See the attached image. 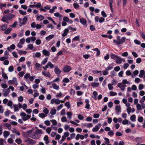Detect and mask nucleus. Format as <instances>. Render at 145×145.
<instances>
[{
	"label": "nucleus",
	"mask_w": 145,
	"mask_h": 145,
	"mask_svg": "<svg viewBox=\"0 0 145 145\" xmlns=\"http://www.w3.org/2000/svg\"><path fill=\"white\" fill-rule=\"evenodd\" d=\"M10 90L9 89V88L6 89L5 92L3 93V95L5 97H7L10 92Z\"/></svg>",
	"instance_id": "nucleus-10"
},
{
	"label": "nucleus",
	"mask_w": 145,
	"mask_h": 145,
	"mask_svg": "<svg viewBox=\"0 0 145 145\" xmlns=\"http://www.w3.org/2000/svg\"><path fill=\"white\" fill-rule=\"evenodd\" d=\"M12 29L10 28H8L4 32L5 34H8L10 33L12 30Z\"/></svg>",
	"instance_id": "nucleus-23"
},
{
	"label": "nucleus",
	"mask_w": 145,
	"mask_h": 145,
	"mask_svg": "<svg viewBox=\"0 0 145 145\" xmlns=\"http://www.w3.org/2000/svg\"><path fill=\"white\" fill-rule=\"evenodd\" d=\"M115 110L116 112L118 114L119 112L121 111V108L120 106H116L115 107Z\"/></svg>",
	"instance_id": "nucleus-13"
},
{
	"label": "nucleus",
	"mask_w": 145,
	"mask_h": 145,
	"mask_svg": "<svg viewBox=\"0 0 145 145\" xmlns=\"http://www.w3.org/2000/svg\"><path fill=\"white\" fill-rule=\"evenodd\" d=\"M110 94L111 96H114L117 95V93L112 91H110Z\"/></svg>",
	"instance_id": "nucleus-44"
},
{
	"label": "nucleus",
	"mask_w": 145,
	"mask_h": 145,
	"mask_svg": "<svg viewBox=\"0 0 145 145\" xmlns=\"http://www.w3.org/2000/svg\"><path fill=\"white\" fill-rule=\"evenodd\" d=\"M48 57H46L44 59V60L42 62L41 64L42 65H44L46 63L47 61V59H48Z\"/></svg>",
	"instance_id": "nucleus-43"
},
{
	"label": "nucleus",
	"mask_w": 145,
	"mask_h": 145,
	"mask_svg": "<svg viewBox=\"0 0 145 145\" xmlns=\"http://www.w3.org/2000/svg\"><path fill=\"white\" fill-rule=\"evenodd\" d=\"M55 16L57 17H61L62 16L58 12H56L54 14Z\"/></svg>",
	"instance_id": "nucleus-55"
},
{
	"label": "nucleus",
	"mask_w": 145,
	"mask_h": 145,
	"mask_svg": "<svg viewBox=\"0 0 145 145\" xmlns=\"http://www.w3.org/2000/svg\"><path fill=\"white\" fill-rule=\"evenodd\" d=\"M33 135H32L30 137L33 139H38L40 137V135L38 136L37 135H36V134H33Z\"/></svg>",
	"instance_id": "nucleus-12"
},
{
	"label": "nucleus",
	"mask_w": 145,
	"mask_h": 145,
	"mask_svg": "<svg viewBox=\"0 0 145 145\" xmlns=\"http://www.w3.org/2000/svg\"><path fill=\"white\" fill-rule=\"evenodd\" d=\"M93 50L97 52V56H99L100 54V51L99 50L98 48H96L93 49Z\"/></svg>",
	"instance_id": "nucleus-21"
},
{
	"label": "nucleus",
	"mask_w": 145,
	"mask_h": 145,
	"mask_svg": "<svg viewBox=\"0 0 145 145\" xmlns=\"http://www.w3.org/2000/svg\"><path fill=\"white\" fill-rule=\"evenodd\" d=\"M56 101L57 99H52L50 103L52 104H53L54 103H56Z\"/></svg>",
	"instance_id": "nucleus-52"
},
{
	"label": "nucleus",
	"mask_w": 145,
	"mask_h": 145,
	"mask_svg": "<svg viewBox=\"0 0 145 145\" xmlns=\"http://www.w3.org/2000/svg\"><path fill=\"white\" fill-rule=\"evenodd\" d=\"M7 18L5 15L2 17L1 20L4 22H6V20H7Z\"/></svg>",
	"instance_id": "nucleus-51"
},
{
	"label": "nucleus",
	"mask_w": 145,
	"mask_h": 145,
	"mask_svg": "<svg viewBox=\"0 0 145 145\" xmlns=\"http://www.w3.org/2000/svg\"><path fill=\"white\" fill-rule=\"evenodd\" d=\"M117 40H114L113 42L116 43L117 45H119L120 44H122L125 41L126 38L125 37H122L121 39V37L120 36H118L117 37Z\"/></svg>",
	"instance_id": "nucleus-1"
},
{
	"label": "nucleus",
	"mask_w": 145,
	"mask_h": 145,
	"mask_svg": "<svg viewBox=\"0 0 145 145\" xmlns=\"http://www.w3.org/2000/svg\"><path fill=\"white\" fill-rule=\"evenodd\" d=\"M42 131L41 129H38L36 130L35 133H34L33 134H42Z\"/></svg>",
	"instance_id": "nucleus-20"
},
{
	"label": "nucleus",
	"mask_w": 145,
	"mask_h": 145,
	"mask_svg": "<svg viewBox=\"0 0 145 145\" xmlns=\"http://www.w3.org/2000/svg\"><path fill=\"white\" fill-rule=\"evenodd\" d=\"M45 124L48 126H49L50 125V122L49 120H46L44 122Z\"/></svg>",
	"instance_id": "nucleus-63"
},
{
	"label": "nucleus",
	"mask_w": 145,
	"mask_h": 145,
	"mask_svg": "<svg viewBox=\"0 0 145 145\" xmlns=\"http://www.w3.org/2000/svg\"><path fill=\"white\" fill-rule=\"evenodd\" d=\"M7 18L8 20H11L12 18L14 17L15 16L14 15L9 13L7 15H6Z\"/></svg>",
	"instance_id": "nucleus-8"
},
{
	"label": "nucleus",
	"mask_w": 145,
	"mask_h": 145,
	"mask_svg": "<svg viewBox=\"0 0 145 145\" xmlns=\"http://www.w3.org/2000/svg\"><path fill=\"white\" fill-rule=\"evenodd\" d=\"M102 16L105 18L107 17V15L104 11H102L101 13Z\"/></svg>",
	"instance_id": "nucleus-59"
},
{
	"label": "nucleus",
	"mask_w": 145,
	"mask_h": 145,
	"mask_svg": "<svg viewBox=\"0 0 145 145\" xmlns=\"http://www.w3.org/2000/svg\"><path fill=\"white\" fill-rule=\"evenodd\" d=\"M108 134L109 135L112 137L114 135V131H110L108 133Z\"/></svg>",
	"instance_id": "nucleus-40"
},
{
	"label": "nucleus",
	"mask_w": 145,
	"mask_h": 145,
	"mask_svg": "<svg viewBox=\"0 0 145 145\" xmlns=\"http://www.w3.org/2000/svg\"><path fill=\"white\" fill-rule=\"evenodd\" d=\"M14 111L15 112L18 111L19 110L17 105H14Z\"/></svg>",
	"instance_id": "nucleus-33"
},
{
	"label": "nucleus",
	"mask_w": 145,
	"mask_h": 145,
	"mask_svg": "<svg viewBox=\"0 0 145 145\" xmlns=\"http://www.w3.org/2000/svg\"><path fill=\"white\" fill-rule=\"evenodd\" d=\"M80 39V36H75L74 38H73L72 39V40L74 41H77L78 40H79Z\"/></svg>",
	"instance_id": "nucleus-31"
},
{
	"label": "nucleus",
	"mask_w": 145,
	"mask_h": 145,
	"mask_svg": "<svg viewBox=\"0 0 145 145\" xmlns=\"http://www.w3.org/2000/svg\"><path fill=\"white\" fill-rule=\"evenodd\" d=\"M101 124L100 123L98 124L95 126V127L93 128L92 131L93 132H95L98 131L99 128L101 127Z\"/></svg>",
	"instance_id": "nucleus-4"
},
{
	"label": "nucleus",
	"mask_w": 145,
	"mask_h": 145,
	"mask_svg": "<svg viewBox=\"0 0 145 145\" xmlns=\"http://www.w3.org/2000/svg\"><path fill=\"white\" fill-rule=\"evenodd\" d=\"M119 59L115 60L116 62L117 63H118V64L121 63H122L121 59L120 58V59Z\"/></svg>",
	"instance_id": "nucleus-41"
},
{
	"label": "nucleus",
	"mask_w": 145,
	"mask_h": 145,
	"mask_svg": "<svg viewBox=\"0 0 145 145\" xmlns=\"http://www.w3.org/2000/svg\"><path fill=\"white\" fill-rule=\"evenodd\" d=\"M2 30L3 31L5 30L7 27V25L6 24H3L0 26Z\"/></svg>",
	"instance_id": "nucleus-17"
},
{
	"label": "nucleus",
	"mask_w": 145,
	"mask_h": 145,
	"mask_svg": "<svg viewBox=\"0 0 145 145\" xmlns=\"http://www.w3.org/2000/svg\"><path fill=\"white\" fill-rule=\"evenodd\" d=\"M39 116L40 117L42 118H44L46 116V115L45 114L43 113H41L39 114Z\"/></svg>",
	"instance_id": "nucleus-32"
},
{
	"label": "nucleus",
	"mask_w": 145,
	"mask_h": 145,
	"mask_svg": "<svg viewBox=\"0 0 145 145\" xmlns=\"http://www.w3.org/2000/svg\"><path fill=\"white\" fill-rule=\"evenodd\" d=\"M142 61L141 59L140 58H138L136 59V63H137L139 64Z\"/></svg>",
	"instance_id": "nucleus-57"
},
{
	"label": "nucleus",
	"mask_w": 145,
	"mask_h": 145,
	"mask_svg": "<svg viewBox=\"0 0 145 145\" xmlns=\"http://www.w3.org/2000/svg\"><path fill=\"white\" fill-rule=\"evenodd\" d=\"M19 11L21 14L23 15H26V12L25 11H24L22 10H20Z\"/></svg>",
	"instance_id": "nucleus-38"
},
{
	"label": "nucleus",
	"mask_w": 145,
	"mask_h": 145,
	"mask_svg": "<svg viewBox=\"0 0 145 145\" xmlns=\"http://www.w3.org/2000/svg\"><path fill=\"white\" fill-rule=\"evenodd\" d=\"M145 74V71L143 70H141L140 72V74L139 75V76L140 78H142L144 75Z\"/></svg>",
	"instance_id": "nucleus-14"
},
{
	"label": "nucleus",
	"mask_w": 145,
	"mask_h": 145,
	"mask_svg": "<svg viewBox=\"0 0 145 145\" xmlns=\"http://www.w3.org/2000/svg\"><path fill=\"white\" fill-rule=\"evenodd\" d=\"M65 105L67 107L68 109L69 108L71 107V105L69 102H66L65 104Z\"/></svg>",
	"instance_id": "nucleus-36"
},
{
	"label": "nucleus",
	"mask_w": 145,
	"mask_h": 145,
	"mask_svg": "<svg viewBox=\"0 0 145 145\" xmlns=\"http://www.w3.org/2000/svg\"><path fill=\"white\" fill-rule=\"evenodd\" d=\"M8 70L9 72H12L14 71V67L12 66H10L8 68Z\"/></svg>",
	"instance_id": "nucleus-37"
},
{
	"label": "nucleus",
	"mask_w": 145,
	"mask_h": 145,
	"mask_svg": "<svg viewBox=\"0 0 145 145\" xmlns=\"http://www.w3.org/2000/svg\"><path fill=\"white\" fill-rule=\"evenodd\" d=\"M54 37V35H50L46 38V40H49Z\"/></svg>",
	"instance_id": "nucleus-22"
},
{
	"label": "nucleus",
	"mask_w": 145,
	"mask_h": 145,
	"mask_svg": "<svg viewBox=\"0 0 145 145\" xmlns=\"http://www.w3.org/2000/svg\"><path fill=\"white\" fill-rule=\"evenodd\" d=\"M137 108L138 110H140L142 108L140 105L139 104H137Z\"/></svg>",
	"instance_id": "nucleus-58"
},
{
	"label": "nucleus",
	"mask_w": 145,
	"mask_h": 145,
	"mask_svg": "<svg viewBox=\"0 0 145 145\" xmlns=\"http://www.w3.org/2000/svg\"><path fill=\"white\" fill-rule=\"evenodd\" d=\"M41 56V54L40 52H36L34 55L33 56L34 57H39Z\"/></svg>",
	"instance_id": "nucleus-29"
},
{
	"label": "nucleus",
	"mask_w": 145,
	"mask_h": 145,
	"mask_svg": "<svg viewBox=\"0 0 145 145\" xmlns=\"http://www.w3.org/2000/svg\"><path fill=\"white\" fill-rule=\"evenodd\" d=\"M90 29L92 31H94L95 30V27L92 25H91L89 27Z\"/></svg>",
	"instance_id": "nucleus-49"
},
{
	"label": "nucleus",
	"mask_w": 145,
	"mask_h": 145,
	"mask_svg": "<svg viewBox=\"0 0 145 145\" xmlns=\"http://www.w3.org/2000/svg\"><path fill=\"white\" fill-rule=\"evenodd\" d=\"M63 20L64 21L66 22H69V19L68 17L67 16H65L63 18Z\"/></svg>",
	"instance_id": "nucleus-47"
},
{
	"label": "nucleus",
	"mask_w": 145,
	"mask_h": 145,
	"mask_svg": "<svg viewBox=\"0 0 145 145\" xmlns=\"http://www.w3.org/2000/svg\"><path fill=\"white\" fill-rule=\"evenodd\" d=\"M71 70V67L68 66H65L63 69V70L64 72H67L70 71Z\"/></svg>",
	"instance_id": "nucleus-3"
},
{
	"label": "nucleus",
	"mask_w": 145,
	"mask_h": 145,
	"mask_svg": "<svg viewBox=\"0 0 145 145\" xmlns=\"http://www.w3.org/2000/svg\"><path fill=\"white\" fill-rule=\"evenodd\" d=\"M140 36L142 37V38L144 39L145 40V34L143 32H142L140 33Z\"/></svg>",
	"instance_id": "nucleus-60"
},
{
	"label": "nucleus",
	"mask_w": 145,
	"mask_h": 145,
	"mask_svg": "<svg viewBox=\"0 0 145 145\" xmlns=\"http://www.w3.org/2000/svg\"><path fill=\"white\" fill-rule=\"evenodd\" d=\"M42 54L45 56H49L50 55V53L46 50H43L42 51Z\"/></svg>",
	"instance_id": "nucleus-7"
},
{
	"label": "nucleus",
	"mask_w": 145,
	"mask_h": 145,
	"mask_svg": "<svg viewBox=\"0 0 145 145\" xmlns=\"http://www.w3.org/2000/svg\"><path fill=\"white\" fill-rule=\"evenodd\" d=\"M144 119L142 117H140L138 118V120L140 122H143Z\"/></svg>",
	"instance_id": "nucleus-42"
},
{
	"label": "nucleus",
	"mask_w": 145,
	"mask_h": 145,
	"mask_svg": "<svg viewBox=\"0 0 145 145\" xmlns=\"http://www.w3.org/2000/svg\"><path fill=\"white\" fill-rule=\"evenodd\" d=\"M57 7L56 6H54L52 7V8L50 9L49 10V12L50 13H52L54 11V10L57 8Z\"/></svg>",
	"instance_id": "nucleus-25"
},
{
	"label": "nucleus",
	"mask_w": 145,
	"mask_h": 145,
	"mask_svg": "<svg viewBox=\"0 0 145 145\" xmlns=\"http://www.w3.org/2000/svg\"><path fill=\"white\" fill-rule=\"evenodd\" d=\"M5 126L7 127L9 130L11 129V125L9 124L8 123H6L5 124Z\"/></svg>",
	"instance_id": "nucleus-28"
},
{
	"label": "nucleus",
	"mask_w": 145,
	"mask_h": 145,
	"mask_svg": "<svg viewBox=\"0 0 145 145\" xmlns=\"http://www.w3.org/2000/svg\"><path fill=\"white\" fill-rule=\"evenodd\" d=\"M51 121L52 122V123L53 124V125H56L57 124V122L56 120H51Z\"/></svg>",
	"instance_id": "nucleus-50"
},
{
	"label": "nucleus",
	"mask_w": 145,
	"mask_h": 145,
	"mask_svg": "<svg viewBox=\"0 0 145 145\" xmlns=\"http://www.w3.org/2000/svg\"><path fill=\"white\" fill-rule=\"evenodd\" d=\"M69 135V133L68 132H66L64 133V135H63V137L65 138H66V137H68Z\"/></svg>",
	"instance_id": "nucleus-56"
},
{
	"label": "nucleus",
	"mask_w": 145,
	"mask_h": 145,
	"mask_svg": "<svg viewBox=\"0 0 145 145\" xmlns=\"http://www.w3.org/2000/svg\"><path fill=\"white\" fill-rule=\"evenodd\" d=\"M27 139L28 140V144H34L36 143V141L33 139H31L29 138H28Z\"/></svg>",
	"instance_id": "nucleus-5"
},
{
	"label": "nucleus",
	"mask_w": 145,
	"mask_h": 145,
	"mask_svg": "<svg viewBox=\"0 0 145 145\" xmlns=\"http://www.w3.org/2000/svg\"><path fill=\"white\" fill-rule=\"evenodd\" d=\"M99 85V83L92 82L91 83V86L93 88H95L98 87Z\"/></svg>",
	"instance_id": "nucleus-19"
},
{
	"label": "nucleus",
	"mask_w": 145,
	"mask_h": 145,
	"mask_svg": "<svg viewBox=\"0 0 145 145\" xmlns=\"http://www.w3.org/2000/svg\"><path fill=\"white\" fill-rule=\"evenodd\" d=\"M42 74L46 77H50V74L48 72L43 71L42 72Z\"/></svg>",
	"instance_id": "nucleus-11"
},
{
	"label": "nucleus",
	"mask_w": 145,
	"mask_h": 145,
	"mask_svg": "<svg viewBox=\"0 0 145 145\" xmlns=\"http://www.w3.org/2000/svg\"><path fill=\"white\" fill-rule=\"evenodd\" d=\"M73 5L75 9H77L79 7V5L78 4L76 3H74Z\"/></svg>",
	"instance_id": "nucleus-45"
},
{
	"label": "nucleus",
	"mask_w": 145,
	"mask_h": 145,
	"mask_svg": "<svg viewBox=\"0 0 145 145\" xmlns=\"http://www.w3.org/2000/svg\"><path fill=\"white\" fill-rule=\"evenodd\" d=\"M47 64L48 66L50 67L51 68H52L54 67V65L52 64L50 61H49Z\"/></svg>",
	"instance_id": "nucleus-35"
},
{
	"label": "nucleus",
	"mask_w": 145,
	"mask_h": 145,
	"mask_svg": "<svg viewBox=\"0 0 145 145\" xmlns=\"http://www.w3.org/2000/svg\"><path fill=\"white\" fill-rule=\"evenodd\" d=\"M63 82L65 83H68L69 82V79L67 78H65L63 80Z\"/></svg>",
	"instance_id": "nucleus-61"
},
{
	"label": "nucleus",
	"mask_w": 145,
	"mask_h": 145,
	"mask_svg": "<svg viewBox=\"0 0 145 145\" xmlns=\"http://www.w3.org/2000/svg\"><path fill=\"white\" fill-rule=\"evenodd\" d=\"M2 76L3 78H4L5 79H8V77L7 76V74L4 73L3 72H2Z\"/></svg>",
	"instance_id": "nucleus-34"
},
{
	"label": "nucleus",
	"mask_w": 145,
	"mask_h": 145,
	"mask_svg": "<svg viewBox=\"0 0 145 145\" xmlns=\"http://www.w3.org/2000/svg\"><path fill=\"white\" fill-rule=\"evenodd\" d=\"M15 142L19 144L22 142V140L20 138H16L15 140Z\"/></svg>",
	"instance_id": "nucleus-27"
},
{
	"label": "nucleus",
	"mask_w": 145,
	"mask_h": 145,
	"mask_svg": "<svg viewBox=\"0 0 145 145\" xmlns=\"http://www.w3.org/2000/svg\"><path fill=\"white\" fill-rule=\"evenodd\" d=\"M56 110L55 109H52L50 112V113L52 115H54L56 114Z\"/></svg>",
	"instance_id": "nucleus-24"
},
{
	"label": "nucleus",
	"mask_w": 145,
	"mask_h": 145,
	"mask_svg": "<svg viewBox=\"0 0 145 145\" xmlns=\"http://www.w3.org/2000/svg\"><path fill=\"white\" fill-rule=\"evenodd\" d=\"M36 16L37 17V18L38 20L41 21L44 19V16L41 15L39 16L37 15Z\"/></svg>",
	"instance_id": "nucleus-15"
},
{
	"label": "nucleus",
	"mask_w": 145,
	"mask_h": 145,
	"mask_svg": "<svg viewBox=\"0 0 145 145\" xmlns=\"http://www.w3.org/2000/svg\"><path fill=\"white\" fill-rule=\"evenodd\" d=\"M110 57L112 59H115L116 58L120 59V57L119 56L113 54H111Z\"/></svg>",
	"instance_id": "nucleus-18"
},
{
	"label": "nucleus",
	"mask_w": 145,
	"mask_h": 145,
	"mask_svg": "<svg viewBox=\"0 0 145 145\" xmlns=\"http://www.w3.org/2000/svg\"><path fill=\"white\" fill-rule=\"evenodd\" d=\"M112 85L111 84H108V89L110 90H112L113 88V87Z\"/></svg>",
	"instance_id": "nucleus-54"
},
{
	"label": "nucleus",
	"mask_w": 145,
	"mask_h": 145,
	"mask_svg": "<svg viewBox=\"0 0 145 145\" xmlns=\"http://www.w3.org/2000/svg\"><path fill=\"white\" fill-rule=\"evenodd\" d=\"M10 135V132L6 131H5L3 132V136L5 138H6Z\"/></svg>",
	"instance_id": "nucleus-16"
},
{
	"label": "nucleus",
	"mask_w": 145,
	"mask_h": 145,
	"mask_svg": "<svg viewBox=\"0 0 145 145\" xmlns=\"http://www.w3.org/2000/svg\"><path fill=\"white\" fill-rule=\"evenodd\" d=\"M80 23L83 25H85L87 23V21L85 19L80 18Z\"/></svg>",
	"instance_id": "nucleus-9"
},
{
	"label": "nucleus",
	"mask_w": 145,
	"mask_h": 145,
	"mask_svg": "<svg viewBox=\"0 0 145 145\" xmlns=\"http://www.w3.org/2000/svg\"><path fill=\"white\" fill-rule=\"evenodd\" d=\"M30 76V75L29 73H27L24 75V77L25 78L27 79L29 78Z\"/></svg>",
	"instance_id": "nucleus-46"
},
{
	"label": "nucleus",
	"mask_w": 145,
	"mask_h": 145,
	"mask_svg": "<svg viewBox=\"0 0 145 145\" xmlns=\"http://www.w3.org/2000/svg\"><path fill=\"white\" fill-rule=\"evenodd\" d=\"M85 126H87L88 127L90 128L93 126V125L92 123H88L87 125L86 124H85L83 125Z\"/></svg>",
	"instance_id": "nucleus-30"
},
{
	"label": "nucleus",
	"mask_w": 145,
	"mask_h": 145,
	"mask_svg": "<svg viewBox=\"0 0 145 145\" xmlns=\"http://www.w3.org/2000/svg\"><path fill=\"white\" fill-rule=\"evenodd\" d=\"M54 71L55 73L57 74H59L61 73V71L57 67H55L54 69Z\"/></svg>",
	"instance_id": "nucleus-6"
},
{
	"label": "nucleus",
	"mask_w": 145,
	"mask_h": 145,
	"mask_svg": "<svg viewBox=\"0 0 145 145\" xmlns=\"http://www.w3.org/2000/svg\"><path fill=\"white\" fill-rule=\"evenodd\" d=\"M19 52V54L21 55L23 54H26L27 53V52L23 50H18Z\"/></svg>",
	"instance_id": "nucleus-53"
},
{
	"label": "nucleus",
	"mask_w": 145,
	"mask_h": 145,
	"mask_svg": "<svg viewBox=\"0 0 145 145\" xmlns=\"http://www.w3.org/2000/svg\"><path fill=\"white\" fill-rule=\"evenodd\" d=\"M44 108L45 109L43 110V112L46 114H47L49 112V110L46 108L45 107Z\"/></svg>",
	"instance_id": "nucleus-64"
},
{
	"label": "nucleus",
	"mask_w": 145,
	"mask_h": 145,
	"mask_svg": "<svg viewBox=\"0 0 145 145\" xmlns=\"http://www.w3.org/2000/svg\"><path fill=\"white\" fill-rule=\"evenodd\" d=\"M25 42V39L24 38H22L20 40L19 43L21 44H23Z\"/></svg>",
	"instance_id": "nucleus-48"
},
{
	"label": "nucleus",
	"mask_w": 145,
	"mask_h": 145,
	"mask_svg": "<svg viewBox=\"0 0 145 145\" xmlns=\"http://www.w3.org/2000/svg\"><path fill=\"white\" fill-rule=\"evenodd\" d=\"M51 131V128L50 127H48L46 129V132L48 134H50Z\"/></svg>",
	"instance_id": "nucleus-62"
},
{
	"label": "nucleus",
	"mask_w": 145,
	"mask_h": 145,
	"mask_svg": "<svg viewBox=\"0 0 145 145\" xmlns=\"http://www.w3.org/2000/svg\"><path fill=\"white\" fill-rule=\"evenodd\" d=\"M52 86L54 89H55L57 90L59 88V86H57L55 83H53L52 84Z\"/></svg>",
	"instance_id": "nucleus-26"
},
{
	"label": "nucleus",
	"mask_w": 145,
	"mask_h": 145,
	"mask_svg": "<svg viewBox=\"0 0 145 145\" xmlns=\"http://www.w3.org/2000/svg\"><path fill=\"white\" fill-rule=\"evenodd\" d=\"M27 18L26 16H25L22 19L20 18H19V23L20 24V26H22V25L25 24L27 21Z\"/></svg>",
	"instance_id": "nucleus-2"
},
{
	"label": "nucleus",
	"mask_w": 145,
	"mask_h": 145,
	"mask_svg": "<svg viewBox=\"0 0 145 145\" xmlns=\"http://www.w3.org/2000/svg\"><path fill=\"white\" fill-rule=\"evenodd\" d=\"M136 119V116H135L134 115H133L131 116L130 117V119L132 121H134Z\"/></svg>",
	"instance_id": "nucleus-39"
}]
</instances>
